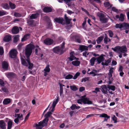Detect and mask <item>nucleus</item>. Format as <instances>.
<instances>
[{
    "mask_svg": "<svg viewBox=\"0 0 129 129\" xmlns=\"http://www.w3.org/2000/svg\"><path fill=\"white\" fill-rule=\"evenodd\" d=\"M19 30L18 27L16 26H14L12 30V32L13 34H16L19 33Z\"/></svg>",
    "mask_w": 129,
    "mask_h": 129,
    "instance_id": "9b49d317",
    "label": "nucleus"
},
{
    "mask_svg": "<svg viewBox=\"0 0 129 129\" xmlns=\"http://www.w3.org/2000/svg\"><path fill=\"white\" fill-rule=\"evenodd\" d=\"M4 53V50L2 47H0V55H2Z\"/></svg>",
    "mask_w": 129,
    "mask_h": 129,
    "instance_id": "3c124183",
    "label": "nucleus"
},
{
    "mask_svg": "<svg viewBox=\"0 0 129 129\" xmlns=\"http://www.w3.org/2000/svg\"><path fill=\"white\" fill-rule=\"evenodd\" d=\"M89 79V78L88 77H86V78H83L82 79L81 82H82L83 81H84V82H85L86 81L88 80Z\"/></svg>",
    "mask_w": 129,
    "mask_h": 129,
    "instance_id": "052dcab7",
    "label": "nucleus"
},
{
    "mask_svg": "<svg viewBox=\"0 0 129 129\" xmlns=\"http://www.w3.org/2000/svg\"><path fill=\"white\" fill-rule=\"evenodd\" d=\"M96 58L97 61V64H98L102 62L103 61L104 59V58L102 56V55Z\"/></svg>",
    "mask_w": 129,
    "mask_h": 129,
    "instance_id": "ddd939ff",
    "label": "nucleus"
},
{
    "mask_svg": "<svg viewBox=\"0 0 129 129\" xmlns=\"http://www.w3.org/2000/svg\"><path fill=\"white\" fill-rule=\"evenodd\" d=\"M72 63L74 66H78L80 64V62L79 61L76 60L72 61Z\"/></svg>",
    "mask_w": 129,
    "mask_h": 129,
    "instance_id": "a878e982",
    "label": "nucleus"
},
{
    "mask_svg": "<svg viewBox=\"0 0 129 129\" xmlns=\"http://www.w3.org/2000/svg\"><path fill=\"white\" fill-rule=\"evenodd\" d=\"M124 16L123 14H121L119 17V20L121 21H123L124 19Z\"/></svg>",
    "mask_w": 129,
    "mask_h": 129,
    "instance_id": "ea45409f",
    "label": "nucleus"
},
{
    "mask_svg": "<svg viewBox=\"0 0 129 129\" xmlns=\"http://www.w3.org/2000/svg\"><path fill=\"white\" fill-rule=\"evenodd\" d=\"M7 129H11L12 127L13 124L12 121L10 120L8 122Z\"/></svg>",
    "mask_w": 129,
    "mask_h": 129,
    "instance_id": "b1692460",
    "label": "nucleus"
},
{
    "mask_svg": "<svg viewBox=\"0 0 129 129\" xmlns=\"http://www.w3.org/2000/svg\"><path fill=\"white\" fill-rule=\"evenodd\" d=\"M7 77L8 78H12L15 77L16 75L13 72H9L6 73Z\"/></svg>",
    "mask_w": 129,
    "mask_h": 129,
    "instance_id": "9d476101",
    "label": "nucleus"
},
{
    "mask_svg": "<svg viewBox=\"0 0 129 129\" xmlns=\"http://www.w3.org/2000/svg\"><path fill=\"white\" fill-rule=\"evenodd\" d=\"M43 10L45 13H50L52 12V9L50 7H46L43 8Z\"/></svg>",
    "mask_w": 129,
    "mask_h": 129,
    "instance_id": "f8f14e48",
    "label": "nucleus"
},
{
    "mask_svg": "<svg viewBox=\"0 0 129 129\" xmlns=\"http://www.w3.org/2000/svg\"><path fill=\"white\" fill-rule=\"evenodd\" d=\"M49 65H47L45 68L44 69V71L46 72H49L50 71V69L49 68Z\"/></svg>",
    "mask_w": 129,
    "mask_h": 129,
    "instance_id": "79ce46f5",
    "label": "nucleus"
},
{
    "mask_svg": "<svg viewBox=\"0 0 129 129\" xmlns=\"http://www.w3.org/2000/svg\"><path fill=\"white\" fill-rule=\"evenodd\" d=\"M52 113L51 112H48L47 113L44 115L45 118L42 121H40V123H42L43 125L45 126L46 125L48 121V117L50 116Z\"/></svg>",
    "mask_w": 129,
    "mask_h": 129,
    "instance_id": "20e7f679",
    "label": "nucleus"
},
{
    "mask_svg": "<svg viewBox=\"0 0 129 129\" xmlns=\"http://www.w3.org/2000/svg\"><path fill=\"white\" fill-rule=\"evenodd\" d=\"M16 115L17 116V118H18V119H20L23 117V115L22 114H21L20 115V114H15V115Z\"/></svg>",
    "mask_w": 129,
    "mask_h": 129,
    "instance_id": "5fc2aeb1",
    "label": "nucleus"
},
{
    "mask_svg": "<svg viewBox=\"0 0 129 129\" xmlns=\"http://www.w3.org/2000/svg\"><path fill=\"white\" fill-rule=\"evenodd\" d=\"M100 117H104L105 119L104 121H107V119L109 118H110V116H108L107 114L105 113H103L101 114L100 116Z\"/></svg>",
    "mask_w": 129,
    "mask_h": 129,
    "instance_id": "f3484780",
    "label": "nucleus"
},
{
    "mask_svg": "<svg viewBox=\"0 0 129 129\" xmlns=\"http://www.w3.org/2000/svg\"><path fill=\"white\" fill-rule=\"evenodd\" d=\"M1 91H3L4 92H8V90L7 88L5 87H3L0 90Z\"/></svg>",
    "mask_w": 129,
    "mask_h": 129,
    "instance_id": "a19ab883",
    "label": "nucleus"
},
{
    "mask_svg": "<svg viewBox=\"0 0 129 129\" xmlns=\"http://www.w3.org/2000/svg\"><path fill=\"white\" fill-rule=\"evenodd\" d=\"M70 87L71 90L73 91H76L78 89L77 87L75 85L71 86Z\"/></svg>",
    "mask_w": 129,
    "mask_h": 129,
    "instance_id": "c9c22d12",
    "label": "nucleus"
},
{
    "mask_svg": "<svg viewBox=\"0 0 129 129\" xmlns=\"http://www.w3.org/2000/svg\"><path fill=\"white\" fill-rule=\"evenodd\" d=\"M11 102V100L10 99L7 98L4 100L3 103L4 105H7L10 103Z\"/></svg>",
    "mask_w": 129,
    "mask_h": 129,
    "instance_id": "5701e85b",
    "label": "nucleus"
},
{
    "mask_svg": "<svg viewBox=\"0 0 129 129\" xmlns=\"http://www.w3.org/2000/svg\"><path fill=\"white\" fill-rule=\"evenodd\" d=\"M108 32L109 34V36L110 37H112L113 35V33L112 31L111 30H109Z\"/></svg>",
    "mask_w": 129,
    "mask_h": 129,
    "instance_id": "603ef678",
    "label": "nucleus"
},
{
    "mask_svg": "<svg viewBox=\"0 0 129 129\" xmlns=\"http://www.w3.org/2000/svg\"><path fill=\"white\" fill-rule=\"evenodd\" d=\"M112 120L114 121V123H116L117 122V118L115 117V115H114L113 117L112 118Z\"/></svg>",
    "mask_w": 129,
    "mask_h": 129,
    "instance_id": "6e6d98bb",
    "label": "nucleus"
},
{
    "mask_svg": "<svg viewBox=\"0 0 129 129\" xmlns=\"http://www.w3.org/2000/svg\"><path fill=\"white\" fill-rule=\"evenodd\" d=\"M64 18L65 19L66 22L67 24H70V21L72 20L71 19H69L65 14L64 15Z\"/></svg>",
    "mask_w": 129,
    "mask_h": 129,
    "instance_id": "bb28decb",
    "label": "nucleus"
},
{
    "mask_svg": "<svg viewBox=\"0 0 129 129\" xmlns=\"http://www.w3.org/2000/svg\"><path fill=\"white\" fill-rule=\"evenodd\" d=\"M102 91L104 93L106 94L107 93V87L105 85H104L101 86Z\"/></svg>",
    "mask_w": 129,
    "mask_h": 129,
    "instance_id": "4468645a",
    "label": "nucleus"
},
{
    "mask_svg": "<svg viewBox=\"0 0 129 129\" xmlns=\"http://www.w3.org/2000/svg\"><path fill=\"white\" fill-rule=\"evenodd\" d=\"M122 28L124 29H128L129 28V23H122Z\"/></svg>",
    "mask_w": 129,
    "mask_h": 129,
    "instance_id": "4be33fe9",
    "label": "nucleus"
},
{
    "mask_svg": "<svg viewBox=\"0 0 129 129\" xmlns=\"http://www.w3.org/2000/svg\"><path fill=\"white\" fill-rule=\"evenodd\" d=\"M2 65L3 69H7L8 67V64L7 62L5 61H3L2 63Z\"/></svg>",
    "mask_w": 129,
    "mask_h": 129,
    "instance_id": "a211bd4d",
    "label": "nucleus"
},
{
    "mask_svg": "<svg viewBox=\"0 0 129 129\" xmlns=\"http://www.w3.org/2000/svg\"><path fill=\"white\" fill-rule=\"evenodd\" d=\"M13 58H14L13 59L15 62H19V60L16 57H15Z\"/></svg>",
    "mask_w": 129,
    "mask_h": 129,
    "instance_id": "69168bd1",
    "label": "nucleus"
},
{
    "mask_svg": "<svg viewBox=\"0 0 129 129\" xmlns=\"http://www.w3.org/2000/svg\"><path fill=\"white\" fill-rule=\"evenodd\" d=\"M97 15L99 17L100 20L102 23H107L108 21V19L105 17V15L102 13H98Z\"/></svg>",
    "mask_w": 129,
    "mask_h": 129,
    "instance_id": "39448f33",
    "label": "nucleus"
},
{
    "mask_svg": "<svg viewBox=\"0 0 129 129\" xmlns=\"http://www.w3.org/2000/svg\"><path fill=\"white\" fill-rule=\"evenodd\" d=\"M11 39V36L8 35L5 36L3 38V40L6 42L10 41Z\"/></svg>",
    "mask_w": 129,
    "mask_h": 129,
    "instance_id": "2eb2a0df",
    "label": "nucleus"
},
{
    "mask_svg": "<svg viewBox=\"0 0 129 129\" xmlns=\"http://www.w3.org/2000/svg\"><path fill=\"white\" fill-rule=\"evenodd\" d=\"M54 20L56 22L58 23L61 24L62 25H64L65 24L64 19L62 18L56 17L54 19Z\"/></svg>",
    "mask_w": 129,
    "mask_h": 129,
    "instance_id": "0eeeda50",
    "label": "nucleus"
},
{
    "mask_svg": "<svg viewBox=\"0 0 129 129\" xmlns=\"http://www.w3.org/2000/svg\"><path fill=\"white\" fill-rule=\"evenodd\" d=\"M21 59L22 64L23 65L26 67H28H28L29 66V64H28V62L27 63V62H26V60L25 59H23V58H21Z\"/></svg>",
    "mask_w": 129,
    "mask_h": 129,
    "instance_id": "412c9836",
    "label": "nucleus"
},
{
    "mask_svg": "<svg viewBox=\"0 0 129 129\" xmlns=\"http://www.w3.org/2000/svg\"><path fill=\"white\" fill-rule=\"evenodd\" d=\"M17 54V51L15 49H13L11 50L10 52V57L12 58L15 57Z\"/></svg>",
    "mask_w": 129,
    "mask_h": 129,
    "instance_id": "1a4fd4ad",
    "label": "nucleus"
},
{
    "mask_svg": "<svg viewBox=\"0 0 129 129\" xmlns=\"http://www.w3.org/2000/svg\"><path fill=\"white\" fill-rule=\"evenodd\" d=\"M113 69H114V68H113L112 67L111 68H110L109 70V72L108 73V75L109 78L111 77L112 76V75L113 72Z\"/></svg>",
    "mask_w": 129,
    "mask_h": 129,
    "instance_id": "7c9ffc66",
    "label": "nucleus"
},
{
    "mask_svg": "<svg viewBox=\"0 0 129 129\" xmlns=\"http://www.w3.org/2000/svg\"><path fill=\"white\" fill-rule=\"evenodd\" d=\"M76 41L79 43H80L81 42L82 38L81 37L78 36H76L75 37Z\"/></svg>",
    "mask_w": 129,
    "mask_h": 129,
    "instance_id": "473e14b6",
    "label": "nucleus"
},
{
    "mask_svg": "<svg viewBox=\"0 0 129 129\" xmlns=\"http://www.w3.org/2000/svg\"><path fill=\"white\" fill-rule=\"evenodd\" d=\"M80 74V73L79 72H77V73L74 76L73 79H76L78 76Z\"/></svg>",
    "mask_w": 129,
    "mask_h": 129,
    "instance_id": "de8ad7c7",
    "label": "nucleus"
},
{
    "mask_svg": "<svg viewBox=\"0 0 129 129\" xmlns=\"http://www.w3.org/2000/svg\"><path fill=\"white\" fill-rule=\"evenodd\" d=\"M85 89L84 87H80L79 89V91L80 92H82L83 91H84Z\"/></svg>",
    "mask_w": 129,
    "mask_h": 129,
    "instance_id": "0e129e2a",
    "label": "nucleus"
},
{
    "mask_svg": "<svg viewBox=\"0 0 129 129\" xmlns=\"http://www.w3.org/2000/svg\"><path fill=\"white\" fill-rule=\"evenodd\" d=\"M23 45V44L22 43H20L17 46L18 49L19 50H21L22 46Z\"/></svg>",
    "mask_w": 129,
    "mask_h": 129,
    "instance_id": "680f3d73",
    "label": "nucleus"
},
{
    "mask_svg": "<svg viewBox=\"0 0 129 129\" xmlns=\"http://www.w3.org/2000/svg\"><path fill=\"white\" fill-rule=\"evenodd\" d=\"M77 102L78 103L81 104H82V102L84 104H92V101L89 100V99L87 98L78 99L77 100Z\"/></svg>",
    "mask_w": 129,
    "mask_h": 129,
    "instance_id": "423d86ee",
    "label": "nucleus"
},
{
    "mask_svg": "<svg viewBox=\"0 0 129 129\" xmlns=\"http://www.w3.org/2000/svg\"><path fill=\"white\" fill-rule=\"evenodd\" d=\"M104 4L105 7H108V9L111 8L112 6V5L110 4L108 2H105Z\"/></svg>",
    "mask_w": 129,
    "mask_h": 129,
    "instance_id": "2f4dec72",
    "label": "nucleus"
},
{
    "mask_svg": "<svg viewBox=\"0 0 129 129\" xmlns=\"http://www.w3.org/2000/svg\"><path fill=\"white\" fill-rule=\"evenodd\" d=\"M19 36H17V37L16 36V37H14V38L13 42L14 43H16L18 41V40L19 39Z\"/></svg>",
    "mask_w": 129,
    "mask_h": 129,
    "instance_id": "a18cd8bd",
    "label": "nucleus"
},
{
    "mask_svg": "<svg viewBox=\"0 0 129 129\" xmlns=\"http://www.w3.org/2000/svg\"><path fill=\"white\" fill-rule=\"evenodd\" d=\"M93 71H94L95 72V73H96L97 72V71H96L95 70H93L92 71H91L90 73V74H93V76H95L96 75V74H95V72H93Z\"/></svg>",
    "mask_w": 129,
    "mask_h": 129,
    "instance_id": "09e8293b",
    "label": "nucleus"
},
{
    "mask_svg": "<svg viewBox=\"0 0 129 129\" xmlns=\"http://www.w3.org/2000/svg\"><path fill=\"white\" fill-rule=\"evenodd\" d=\"M34 21L32 20H29L27 21V23L28 25L32 26L33 24Z\"/></svg>",
    "mask_w": 129,
    "mask_h": 129,
    "instance_id": "37998d69",
    "label": "nucleus"
},
{
    "mask_svg": "<svg viewBox=\"0 0 129 129\" xmlns=\"http://www.w3.org/2000/svg\"><path fill=\"white\" fill-rule=\"evenodd\" d=\"M88 54L89 53L86 51H85L83 52V55L86 57H87L86 55H88Z\"/></svg>",
    "mask_w": 129,
    "mask_h": 129,
    "instance_id": "e2e57ef3",
    "label": "nucleus"
},
{
    "mask_svg": "<svg viewBox=\"0 0 129 129\" xmlns=\"http://www.w3.org/2000/svg\"><path fill=\"white\" fill-rule=\"evenodd\" d=\"M64 42H63L62 44L60 47L57 46L53 49L52 51L55 53L61 54L63 53V50L64 47Z\"/></svg>",
    "mask_w": 129,
    "mask_h": 129,
    "instance_id": "f03ea898",
    "label": "nucleus"
},
{
    "mask_svg": "<svg viewBox=\"0 0 129 129\" xmlns=\"http://www.w3.org/2000/svg\"><path fill=\"white\" fill-rule=\"evenodd\" d=\"M80 50L83 51V50H88V47L84 45H81L80 46Z\"/></svg>",
    "mask_w": 129,
    "mask_h": 129,
    "instance_id": "c85d7f7f",
    "label": "nucleus"
},
{
    "mask_svg": "<svg viewBox=\"0 0 129 129\" xmlns=\"http://www.w3.org/2000/svg\"><path fill=\"white\" fill-rule=\"evenodd\" d=\"M111 60L110 59H108L106 61L105 63H106L105 66H107L111 62Z\"/></svg>",
    "mask_w": 129,
    "mask_h": 129,
    "instance_id": "13d9d810",
    "label": "nucleus"
},
{
    "mask_svg": "<svg viewBox=\"0 0 129 129\" xmlns=\"http://www.w3.org/2000/svg\"><path fill=\"white\" fill-rule=\"evenodd\" d=\"M80 108V106H77L75 104H73L70 107V108L72 110H74L75 109H78Z\"/></svg>",
    "mask_w": 129,
    "mask_h": 129,
    "instance_id": "cd10ccee",
    "label": "nucleus"
},
{
    "mask_svg": "<svg viewBox=\"0 0 129 129\" xmlns=\"http://www.w3.org/2000/svg\"><path fill=\"white\" fill-rule=\"evenodd\" d=\"M73 77V76L72 75L70 74H68L65 77V78L66 79H71Z\"/></svg>",
    "mask_w": 129,
    "mask_h": 129,
    "instance_id": "c03bdc74",
    "label": "nucleus"
},
{
    "mask_svg": "<svg viewBox=\"0 0 129 129\" xmlns=\"http://www.w3.org/2000/svg\"><path fill=\"white\" fill-rule=\"evenodd\" d=\"M30 112H29L27 115L25 117V121H26L27 119L28 118L29 116L30 115Z\"/></svg>",
    "mask_w": 129,
    "mask_h": 129,
    "instance_id": "338daca9",
    "label": "nucleus"
},
{
    "mask_svg": "<svg viewBox=\"0 0 129 129\" xmlns=\"http://www.w3.org/2000/svg\"><path fill=\"white\" fill-rule=\"evenodd\" d=\"M58 97H57L56 99V100L54 101L53 103V104L52 105V107L53 108H54L55 107L56 104H57L58 101Z\"/></svg>",
    "mask_w": 129,
    "mask_h": 129,
    "instance_id": "72a5a7b5",
    "label": "nucleus"
},
{
    "mask_svg": "<svg viewBox=\"0 0 129 129\" xmlns=\"http://www.w3.org/2000/svg\"><path fill=\"white\" fill-rule=\"evenodd\" d=\"M112 9L113 11L117 13L118 12V10L116 9L115 7H113L112 8Z\"/></svg>",
    "mask_w": 129,
    "mask_h": 129,
    "instance_id": "bf43d9fd",
    "label": "nucleus"
},
{
    "mask_svg": "<svg viewBox=\"0 0 129 129\" xmlns=\"http://www.w3.org/2000/svg\"><path fill=\"white\" fill-rule=\"evenodd\" d=\"M112 49L114 51L119 53V51L123 53H125L127 51V48L125 46H122V47L117 46L114 48H112Z\"/></svg>",
    "mask_w": 129,
    "mask_h": 129,
    "instance_id": "7ed1b4c3",
    "label": "nucleus"
},
{
    "mask_svg": "<svg viewBox=\"0 0 129 129\" xmlns=\"http://www.w3.org/2000/svg\"><path fill=\"white\" fill-rule=\"evenodd\" d=\"M107 87L109 89H111L113 91L115 90V87L113 85H108Z\"/></svg>",
    "mask_w": 129,
    "mask_h": 129,
    "instance_id": "e433bc0d",
    "label": "nucleus"
},
{
    "mask_svg": "<svg viewBox=\"0 0 129 129\" xmlns=\"http://www.w3.org/2000/svg\"><path fill=\"white\" fill-rule=\"evenodd\" d=\"M39 14L38 13L35 14H33L30 16V18L31 19L37 18L39 16Z\"/></svg>",
    "mask_w": 129,
    "mask_h": 129,
    "instance_id": "6ab92c4d",
    "label": "nucleus"
},
{
    "mask_svg": "<svg viewBox=\"0 0 129 129\" xmlns=\"http://www.w3.org/2000/svg\"><path fill=\"white\" fill-rule=\"evenodd\" d=\"M3 6L4 8L6 9H9V6L8 4H4Z\"/></svg>",
    "mask_w": 129,
    "mask_h": 129,
    "instance_id": "49530a36",
    "label": "nucleus"
},
{
    "mask_svg": "<svg viewBox=\"0 0 129 129\" xmlns=\"http://www.w3.org/2000/svg\"><path fill=\"white\" fill-rule=\"evenodd\" d=\"M103 36H100L98 37L96 40L97 43L98 44H99L103 40Z\"/></svg>",
    "mask_w": 129,
    "mask_h": 129,
    "instance_id": "f704fd0d",
    "label": "nucleus"
},
{
    "mask_svg": "<svg viewBox=\"0 0 129 129\" xmlns=\"http://www.w3.org/2000/svg\"><path fill=\"white\" fill-rule=\"evenodd\" d=\"M44 43L47 45L52 44L53 43V40L50 38H47L44 40Z\"/></svg>",
    "mask_w": 129,
    "mask_h": 129,
    "instance_id": "6e6552de",
    "label": "nucleus"
},
{
    "mask_svg": "<svg viewBox=\"0 0 129 129\" xmlns=\"http://www.w3.org/2000/svg\"><path fill=\"white\" fill-rule=\"evenodd\" d=\"M35 47L34 45L29 44L26 46L25 48V53L26 57V60L29 64L28 68L29 69H31L34 66L33 64L30 62L29 57L32 52L33 49Z\"/></svg>",
    "mask_w": 129,
    "mask_h": 129,
    "instance_id": "f257e3e1",
    "label": "nucleus"
},
{
    "mask_svg": "<svg viewBox=\"0 0 129 129\" xmlns=\"http://www.w3.org/2000/svg\"><path fill=\"white\" fill-rule=\"evenodd\" d=\"M9 4L11 9H14L15 8L16 6L15 4L11 2H9Z\"/></svg>",
    "mask_w": 129,
    "mask_h": 129,
    "instance_id": "58836bf2",
    "label": "nucleus"
},
{
    "mask_svg": "<svg viewBox=\"0 0 129 129\" xmlns=\"http://www.w3.org/2000/svg\"><path fill=\"white\" fill-rule=\"evenodd\" d=\"M75 57V56H74L73 55H71L70 57H68V58L70 60L72 61L74 59Z\"/></svg>",
    "mask_w": 129,
    "mask_h": 129,
    "instance_id": "864d4df0",
    "label": "nucleus"
},
{
    "mask_svg": "<svg viewBox=\"0 0 129 129\" xmlns=\"http://www.w3.org/2000/svg\"><path fill=\"white\" fill-rule=\"evenodd\" d=\"M29 36L30 34H26L25 35L23 38L21 40V41L23 42L28 39L29 38Z\"/></svg>",
    "mask_w": 129,
    "mask_h": 129,
    "instance_id": "393cba45",
    "label": "nucleus"
},
{
    "mask_svg": "<svg viewBox=\"0 0 129 129\" xmlns=\"http://www.w3.org/2000/svg\"><path fill=\"white\" fill-rule=\"evenodd\" d=\"M96 59L94 57H92L90 60V65L91 66H93L94 64L95 61Z\"/></svg>",
    "mask_w": 129,
    "mask_h": 129,
    "instance_id": "c756f323",
    "label": "nucleus"
},
{
    "mask_svg": "<svg viewBox=\"0 0 129 129\" xmlns=\"http://www.w3.org/2000/svg\"><path fill=\"white\" fill-rule=\"evenodd\" d=\"M14 15L15 16L17 17H20L21 16V15L19 13L15 12L14 13Z\"/></svg>",
    "mask_w": 129,
    "mask_h": 129,
    "instance_id": "8fccbe9b",
    "label": "nucleus"
},
{
    "mask_svg": "<svg viewBox=\"0 0 129 129\" xmlns=\"http://www.w3.org/2000/svg\"><path fill=\"white\" fill-rule=\"evenodd\" d=\"M6 123L3 120L0 121V127L2 129H5Z\"/></svg>",
    "mask_w": 129,
    "mask_h": 129,
    "instance_id": "dca6fc26",
    "label": "nucleus"
},
{
    "mask_svg": "<svg viewBox=\"0 0 129 129\" xmlns=\"http://www.w3.org/2000/svg\"><path fill=\"white\" fill-rule=\"evenodd\" d=\"M19 119H18V118H16L14 120V121L15 123L17 124L19 122Z\"/></svg>",
    "mask_w": 129,
    "mask_h": 129,
    "instance_id": "774afa93",
    "label": "nucleus"
},
{
    "mask_svg": "<svg viewBox=\"0 0 129 129\" xmlns=\"http://www.w3.org/2000/svg\"><path fill=\"white\" fill-rule=\"evenodd\" d=\"M6 12L4 11H0V16H3L6 14Z\"/></svg>",
    "mask_w": 129,
    "mask_h": 129,
    "instance_id": "4d7b16f0",
    "label": "nucleus"
},
{
    "mask_svg": "<svg viewBox=\"0 0 129 129\" xmlns=\"http://www.w3.org/2000/svg\"><path fill=\"white\" fill-rule=\"evenodd\" d=\"M105 37L104 39V41L105 43L107 44L108 42H110L111 41V40L107 36V35L105 34Z\"/></svg>",
    "mask_w": 129,
    "mask_h": 129,
    "instance_id": "aec40b11",
    "label": "nucleus"
},
{
    "mask_svg": "<svg viewBox=\"0 0 129 129\" xmlns=\"http://www.w3.org/2000/svg\"><path fill=\"white\" fill-rule=\"evenodd\" d=\"M115 27L116 28H122V23H120L116 24L115 26Z\"/></svg>",
    "mask_w": 129,
    "mask_h": 129,
    "instance_id": "4c0bfd02",
    "label": "nucleus"
}]
</instances>
